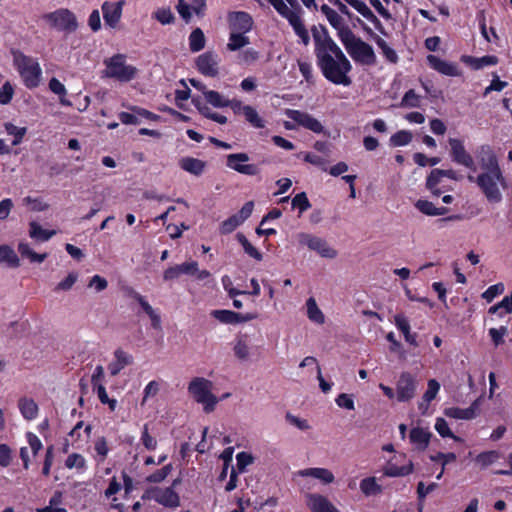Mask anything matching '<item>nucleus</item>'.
Masks as SVG:
<instances>
[{
	"instance_id": "obj_24",
	"label": "nucleus",
	"mask_w": 512,
	"mask_h": 512,
	"mask_svg": "<svg viewBox=\"0 0 512 512\" xmlns=\"http://www.w3.org/2000/svg\"><path fill=\"white\" fill-rule=\"evenodd\" d=\"M178 165L185 172L198 177L204 173L207 163L198 158L185 156L179 159Z\"/></svg>"
},
{
	"instance_id": "obj_20",
	"label": "nucleus",
	"mask_w": 512,
	"mask_h": 512,
	"mask_svg": "<svg viewBox=\"0 0 512 512\" xmlns=\"http://www.w3.org/2000/svg\"><path fill=\"white\" fill-rule=\"evenodd\" d=\"M345 3L354 8L366 20L371 22L375 28L381 33L385 34L384 27L379 19L374 15L372 10L367 6L365 0H343Z\"/></svg>"
},
{
	"instance_id": "obj_10",
	"label": "nucleus",
	"mask_w": 512,
	"mask_h": 512,
	"mask_svg": "<svg viewBox=\"0 0 512 512\" xmlns=\"http://www.w3.org/2000/svg\"><path fill=\"white\" fill-rule=\"evenodd\" d=\"M249 156L246 153H232L226 156L227 168L234 170L246 176H256L260 173V168L256 164L249 163Z\"/></svg>"
},
{
	"instance_id": "obj_39",
	"label": "nucleus",
	"mask_w": 512,
	"mask_h": 512,
	"mask_svg": "<svg viewBox=\"0 0 512 512\" xmlns=\"http://www.w3.org/2000/svg\"><path fill=\"white\" fill-rule=\"evenodd\" d=\"M55 234H56V231L43 229L35 221H32L29 223V236L36 241H40V242L48 241Z\"/></svg>"
},
{
	"instance_id": "obj_3",
	"label": "nucleus",
	"mask_w": 512,
	"mask_h": 512,
	"mask_svg": "<svg viewBox=\"0 0 512 512\" xmlns=\"http://www.w3.org/2000/svg\"><path fill=\"white\" fill-rule=\"evenodd\" d=\"M273 8L292 26L300 42L307 46L310 42L309 33L302 20V8L297 0H267Z\"/></svg>"
},
{
	"instance_id": "obj_13",
	"label": "nucleus",
	"mask_w": 512,
	"mask_h": 512,
	"mask_svg": "<svg viewBox=\"0 0 512 512\" xmlns=\"http://www.w3.org/2000/svg\"><path fill=\"white\" fill-rule=\"evenodd\" d=\"M417 380L409 372L401 373L396 384V398L399 402L410 401L416 393Z\"/></svg>"
},
{
	"instance_id": "obj_12",
	"label": "nucleus",
	"mask_w": 512,
	"mask_h": 512,
	"mask_svg": "<svg viewBox=\"0 0 512 512\" xmlns=\"http://www.w3.org/2000/svg\"><path fill=\"white\" fill-rule=\"evenodd\" d=\"M448 143L450 146L452 160L459 165L476 171L475 161L470 153L465 149L463 141L458 138H449Z\"/></svg>"
},
{
	"instance_id": "obj_56",
	"label": "nucleus",
	"mask_w": 512,
	"mask_h": 512,
	"mask_svg": "<svg viewBox=\"0 0 512 512\" xmlns=\"http://www.w3.org/2000/svg\"><path fill=\"white\" fill-rule=\"evenodd\" d=\"M140 441L147 451H154L158 446V441L149 433L147 424H144L142 428Z\"/></svg>"
},
{
	"instance_id": "obj_55",
	"label": "nucleus",
	"mask_w": 512,
	"mask_h": 512,
	"mask_svg": "<svg viewBox=\"0 0 512 512\" xmlns=\"http://www.w3.org/2000/svg\"><path fill=\"white\" fill-rule=\"evenodd\" d=\"M413 135L408 130H400L390 137V144L394 147L408 145L412 141Z\"/></svg>"
},
{
	"instance_id": "obj_52",
	"label": "nucleus",
	"mask_w": 512,
	"mask_h": 512,
	"mask_svg": "<svg viewBox=\"0 0 512 512\" xmlns=\"http://www.w3.org/2000/svg\"><path fill=\"white\" fill-rule=\"evenodd\" d=\"M434 428L437 431V433L443 438H452L455 441H461V438L456 436L451 431L447 421L444 418H436Z\"/></svg>"
},
{
	"instance_id": "obj_51",
	"label": "nucleus",
	"mask_w": 512,
	"mask_h": 512,
	"mask_svg": "<svg viewBox=\"0 0 512 512\" xmlns=\"http://www.w3.org/2000/svg\"><path fill=\"white\" fill-rule=\"evenodd\" d=\"M204 100L216 108L227 107L228 98L215 90H205Z\"/></svg>"
},
{
	"instance_id": "obj_31",
	"label": "nucleus",
	"mask_w": 512,
	"mask_h": 512,
	"mask_svg": "<svg viewBox=\"0 0 512 512\" xmlns=\"http://www.w3.org/2000/svg\"><path fill=\"white\" fill-rule=\"evenodd\" d=\"M249 44L250 39L248 36H246V33H242L240 31H230L226 48L227 50L234 52L241 50Z\"/></svg>"
},
{
	"instance_id": "obj_38",
	"label": "nucleus",
	"mask_w": 512,
	"mask_h": 512,
	"mask_svg": "<svg viewBox=\"0 0 512 512\" xmlns=\"http://www.w3.org/2000/svg\"><path fill=\"white\" fill-rule=\"evenodd\" d=\"M136 301L141 306L142 310L148 315L151 320V325L154 328H159L161 325V317L158 312L144 299L140 294L134 296Z\"/></svg>"
},
{
	"instance_id": "obj_5",
	"label": "nucleus",
	"mask_w": 512,
	"mask_h": 512,
	"mask_svg": "<svg viewBox=\"0 0 512 512\" xmlns=\"http://www.w3.org/2000/svg\"><path fill=\"white\" fill-rule=\"evenodd\" d=\"M105 69L102 77L115 79L119 82H130L135 79L138 69L127 63L124 54H116L104 60Z\"/></svg>"
},
{
	"instance_id": "obj_14",
	"label": "nucleus",
	"mask_w": 512,
	"mask_h": 512,
	"mask_svg": "<svg viewBox=\"0 0 512 512\" xmlns=\"http://www.w3.org/2000/svg\"><path fill=\"white\" fill-rule=\"evenodd\" d=\"M155 500L160 505L169 508H176L180 504V498L178 494L171 487L167 488H154L151 489L143 496Z\"/></svg>"
},
{
	"instance_id": "obj_62",
	"label": "nucleus",
	"mask_w": 512,
	"mask_h": 512,
	"mask_svg": "<svg viewBox=\"0 0 512 512\" xmlns=\"http://www.w3.org/2000/svg\"><path fill=\"white\" fill-rule=\"evenodd\" d=\"M241 224L242 222L240 221V219L237 217L236 214H234L221 223L220 232L222 234H229L233 232Z\"/></svg>"
},
{
	"instance_id": "obj_15",
	"label": "nucleus",
	"mask_w": 512,
	"mask_h": 512,
	"mask_svg": "<svg viewBox=\"0 0 512 512\" xmlns=\"http://www.w3.org/2000/svg\"><path fill=\"white\" fill-rule=\"evenodd\" d=\"M285 114L287 115L288 118L295 121L298 125L314 133L319 134L324 131V127L321 124V122L306 112L287 109Z\"/></svg>"
},
{
	"instance_id": "obj_63",
	"label": "nucleus",
	"mask_w": 512,
	"mask_h": 512,
	"mask_svg": "<svg viewBox=\"0 0 512 512\" xmlns=\"http://www.w3.org/2000/svg\"><path fill=\"white\" fill-rule=\"evenodd\" d=\"M176 9H177L179 15L185 21H189L194 12L198 13L197 9L195 7L189 5L185 0H178Z\"/></svg>"
},
{
	"instance_id": "obj_54",
	"label": "nucleus",
	"mask_w": 512,
	"mask_h": 512,
	"mask_svg": "<svg viewBox=\"0 0 512 512\" xmlns=\"http://www.w3.org/2000/svg\"><path fill=\"white\" fill-rule=\"evenodd\" d=\"M236 238L238 242L242 245L245 253H247L250 257L254 258L257 261L262 260V253L256 247H254L243 234L238 233L236 235Z\"/></svg>"
},
{
	"instance_id": "obj_11",
	"label": "nucleus",
	"mask_w": 512,
	"mask_h": 512,
	"mask_svg": "<svg viewBox=\"0 0 512 512\" xmlns=\"http://www.w3.org/2000/svg\"><path fill=\"white\" fill-rule=\"evenodd\" d=\"M125 0L104 1L101 5V11L103 14L104 23L111 29H116L122 18L123 8L125 6Z\"/></svg>"
},
{
	"instance_id": "obj_44",
	"label": "nucleus",
	"mask_w": 512,
	"mask_h": 512,
	"mask_svg": "<svg viewBox=\"0 0 512 512\" xmlns=\"http://www.w3.org/2000/svg\"><path fill=\"white\" fill-rule=\"evenodd\" d=\"M499 458L500 453L498 451L491 450L479 453L475 457L474 461L481 469H485L490 465L494 464L495 462H497Z\"/></svg>"
},
{
	"instance_id": "obj_8",
	"label": "nucleus",
	"mask_w": 512,
	"mask_h": 512,
	"mask_svg": "<svg viewBox=\"0 0 512 512\" xmlns=\"http://www.w3.org/2000/svg\"><path fill=\"white\" fill-rule=\"evenodd\" d=\"M42 18L49 28L58 32L70 34L78 28L77 17L68 8L56 9L44 14Z\"/></svg>"
},
{
	"instance_id": "obj_61",
	"label": "nucleus",
	"mask_w": 512,
	"mask_h": 512,
	"mask_svg": "<svg viewBox=\"0 0 512 512\" xmlns=\"http://www.w3.org/2000/svg\"><path fill=\"white\" fill-rule=\"evenodd\" d=\"M87 287L99 293L108 287V281L104 277L96 274L89 279Z\"/></svg>"
},
{
	"instance_id": "obj_23",
	"label": "nucleus",
	"mask_w": 512,
	"mask_h": 512,
	"mask_svg": "<svg viewBox=\"0 0 512 512\" xmlns=\"http://www.w3.org/2000/svg\"><path fill=\"white\" fill-rule=\"evenodd\" d=\"M479 403L474 401L468 408L449 407L444 410V414L457 420H471L478 414Z\"/></svg>"
},
{
	"instance_id": "obj_50",
	"label": "nucleus",
	"mask_w": 512,
	"mask_h": 512,
	"mask_svg": "<svg viewBox=\"0 0 512 512\" xmlns=\"http://www.w3.org/2000/svg\"><path fill=\"white\" fill-rule=\"evenodd\" d=\"M189 47L193 52H198L205 47V36L200 28L193 30L189 36Z\"/></svg>"
},
{
	"instance_id": "obj_18",
	"label": "nucleus",
	"mask_w": 512,
	"mask_h": 512,
	"mask_svg": "<svg viewBox=\"0 0 512 512\" xmlns=\"http://www.w3.org/2000/svg\"><path fill=\"white\" fill-rule=\"evenodd\" d=\"M296 475L301 478H314L323 485H329L335 481L333 472L321 467L305 468L297 471Z\"/></svg>"
},
{
	"instance_id": "obj_28",
	"label": "nucleus",
	"mask_w": 512,
	"mask_h": 512,
	"mask_svg": "<svg viewBox=\"0 0 512 512\" xmlns=\"http://www.w3.org/2000/svg\"><path fill=\"white\" fill-rule=\"evenodd\" d=\"M414 470L413 462L408 460L405 465L398 466L393 459L389 460L383 469V473L388 477H402L411 474Z\"/></svg>"
},
{
	"instance_id": "obj_37",
	"label": "nucleus",
	"mask_w": 512,
	"mask_h": 512,
	"mask_svg": "<svg viewBox=\"0 0 512 512\" xmlns=\"http://www.w3.org/2000/svg\"><path fill=\"white\" fill-rule=\"evenodd\" d=\"M306 314L308 319L315 324L322 325L325 322V316L313 297L306 300Z\"/></svg>"
},
{
	"instance_id": "obj_35",
	"label": "nucleus",
	"mask_w": 512,
	"mask_h": 512,
	"mask_svg": "<svg viewBox=\"0 0 512 512\" xmlns=\"http://www.w3.org/2000/svg\"><path fill=\"white\" fill-rule=\"evenodd\" d=\"M360 491L366 496H376L383 492L382 486L374 476L366 477L360 481Z\"/></svg>"
},
{
	"instance_id": "obj_42",
	"label": "nucleus",
	"mask_w": 512,
	"mask_h": 512,
	"mask_svg": "<svg viewBox=\"0 0 512 512\" xmlns=\"http://www.w3.org/2000/svg\"><path fill=\"white\" fill-rule=\"evenodd\" d=\"M67 469H75L78 473H83L87 469V461L85 457L79 453H72L65 460Z\"/></svg>"
},
{
	"instance_id": "obj_21",
	"label": "nucleus",
	"mask_w": 512,
	"mask_h": 512,
	"mask_svg": "<svg viewBox=\"0 0 512 512\" xmlns=\"http://www.w3.org/2000/svg\"><path fill=\"white\" fill-rule=\"evenodd\" d=\"M431 437L432 433L429 431V429L420 426L413 427L409 433L410 443L418 451H424L427 449Z\"/></svg>"
},
{
	"instance_id": "obj_49",
	"label": "nucleus",
	"mask_w": 512,
	"mask_h": 512,
	"mask_svg": "<svg viewBox=\"0 0 512 512\" xmlns=\"http://www.w3.org/2000/svg\"><path fill=\"white\" fill-rule=\"evenodd\" d=\"M94 459L97 463H103L109 453L108 442L104 437H99L94 443Z\"/></svg>"
},
{
	"instance_id": "obj_1",
	"label": "nucleus",
	"mask_w": 512,
	"mask_h": 512,
	"mask_svg": "<svg viewBox=\"0 0 512 512\" xmlns=\"http://www.w3.org/2000/svg\"><path fill=\"white\" fill-rule=\"evenodd\" d=\"M312 34L317 63L324 77L333 84L349 86L352 65L348 58L324 28L313 27Z\"/></svg>"
},
{
	"instance_id": "obj_60",
	"label": "nucleus",
	"mask_w": 512,
	"mask_h": 512,
	"mask_svg": "<svg viewBox=\"0 0 512 512\" xmlns=\"http://www.w3.org/2000/svg\"><path fill=\"white\" fill-rule=\"evenodd\" d=\"M173 469L172 464H167L147 477L150 483H160L166 479Z\"/></svg>"
},
{
	"instance_id": "obj_4",
	"label": "nucleus",
	"mask_w": 512,
	"mask_h": 512,
	"mask_svg": "<svg viewBox=\"0 0 512 512\" xmlns=\"http://www.w3.org/2000/svg\"><path fill=\"white\" fill-rule=\"evenodd\" d=\"M341 40L348 54L356 63L366 66L376 64L377 57L372 46L356 37L351 31H346Z\"/></svg>"
},
{
	"instance_id": "obj_43",
	"label": "nucleus",
	"mask_w": 512,
	"mask_h": 512,
	"mask_svg": "<svg viewBox=\"0 0 512 512\" xmlns=\"http://www.w3.org/2000/svg\"><path fill=\"white\" fill-rule=\"evenodd\" d=\"M373 40L378 46V48L381 50L383 56L387 61L390 63H397L398 61V55L396 51L389 46V44L380 36L373 35Z\"/></svg>"
},
{
	"instance_id": "obj_47",
	"label": "nucleus",
	"mask_w": 512,
	"mask_h": 512,
	"mask_svg": "<svg viewBox=\"0 0 512 512\" xmlns=\"http://www.w3.org/2000/svg\"><path fill=\"white\" fill-rule=\"evenodd\" d=\"M49 89L54 94L58 95L60 97V103L64 106H71V102L66 99L67 90L64 84H62L57 78L53 77L49 81Z\"/></svg>"
},
{
	"instance_id": "obj_45",
	"label": "nucleus",
	"mask_w": 512,
	"mask_h": 512,
	"mask_svg": "<svg viewBox=\"0 0 512 512\" xmlns=\"http://www.w3.org/2000/svg\"><path fill=\"white\" fill-rule=\"evenodd\" d=\"M211 317L218 320L222 324H237L238 313L232 310L217 309L212 310Z\"/></svg>"
},
{
	"instance_id": "obj_7",
	"label": "nucleus",
	"mask_w": 512,
	"mask_h": 512,
	"mask_svg": "<svg viewBox=\"0 0 512 512\" xmlns=\"http://www.w3.org/2000/svg\"><path fill=\"white\" fill-rule=\"evenodd\" d=\"M213 383L203 377L193 378L188 385V392L192 398L203 406L209 413L215 409L219 399L212 393Z\"/></svg>"
},
{
	"instance_id": "obj_34",
	"label": "nucleus",
	"mask_w": 512,
	"mask_h": 512,
	"mask_svg": "<svg viewBox=\"0 0 512 512\" xmlns=\"http://www.w3.org/2000/svg\"><path fill=\"white\" fill-rule=\"evenodd\" d=\"M415 208L427 216H442L448 213V208L436 207L432 202L423 199L415 202Z\"/></svg>"
},
{
	"instance_id": "obj_58",
	"label": "nucleus",
	"mask_w": 512,
	"mask_h": 512,
	"mask_svg": "<svg viewBox=\"0 0 512 512\" xmlns=\"http://www.w3.org/2000/svg\"><path fill=\"white\" fill-rule=\"evenodd\" d=\"M292 207L299 210V215L311 207V203L305 192L298 193L292 199Z\"/></svg>"
},
{
	"instance_id": "obj_6",
	"label": "nucleus",
	"mask_w": 512,
	"mask_h": 512,
	"mask_svg": "<svg viewBox=\"0 0 512 512\" xmlns=\"http://www.w3.org/2000/svg\"><path fill=\"white\" fill-rule=\"evenodd\" d=\"M13 62L27 88H36L40 84L42 70L37 60L22 53H14Z\"/></svg>"
},
{
	"instance_id": "obj_41",
	"label": "nucleus",
	"mask_w": 512,
	"mask_h": 512,
	"mask_svg": "<svg viewBox=\"0 0 512 512\" xmlns=\"http://www.w3.org/2000/svg\"><path fill=\"white\" fill-rule=\"evenodd\" d=\"M19 410L22 416L27 420H33L37 417L38 406L34 400L29 398H22L18 402Z\"/></svg>"
},
{
	"instance_id": "obj_27",
	"label": "nucleus",
	"mask_w": 512,
	"mask_h": 512,
	"mask_svg": "<svg viewBox=\"0 0 512 512\" xmlns=\"http://www.w3.org/2000/svg\"><path fill=\"white\" fill-rule=\"evenodd\" d=\"M321 13L326 17L327 21L330 23V25L339 31L340 37L342 38V35L345 34L346 31H349L345 27V21L340 16V14L331 8L330 6L323 4L320 8Z\"/></svg>"
},
{
	"instance_id": "obj_32",
	"label": "nucleus",
	"mask_w": 512,
	"mask_h": 512,
	"mask_svg": "<svg viewBox=\"0 0 512 512\" xmlns=\"http://www.w3.org/2000/svg\"><path fill=\"white\" fill-rule=\"evenodd\" d=\"M0 264L9 268H18L20 259L9 245H0Z\"/></svg>"
},
{
	"instance_id": "obj_26",
	"label": "nucleus",
	"mask_w": 512,
	"mask_h": 512,
	"mask_svg": "<svg viewBox=\"0 0 512 512\" xmlns=\"http://www.w3.org/2000/svg\"><path fill=\"white\" fill-rule=\"evenodd\" d=\"M229 22L230 31H240L242 33L249 32L253 24L250 15L245 12L232 13L229 17Z\"/></svg>"
},
{
	"instance_id": "obj_36",
	"label": "nucleus",
	"mask_w": 512,
	"mask_h": 512,
	"mask_svg": "<svg viewBox=\"0 0 512 512\" xmlns=\"http://www.w3.org/2000/svg\"><path fill=\"white\" fill-rule=\"evenodd\" d=\"M444 179V170L434 169L427 178L426 186L435 196H439L443 189L440 187Z\"/></svg>"
},
{
	"instance_id": "obj_59",
	"label": "nucleus",
	"mask_w": 512,
	"mask_h": 512,
	"mask_svg": "<svg viewBox=\"0 0 512 512\" xmlns=\"http://www.w3.org/2000/svg\"><path fill=\"white\" fill-rule=\"evenodd\" d=\"M420 101V96L416 94L414 90L411 89L404 94L400 105L401 107L405 108H414L420 106Z\"/></svg>"
},
{
	"instance_id": "obj_2",
	"label": "nucleus",
	"mask_w": 512,
	"mask_h": 512,
	"mask_svg": "<svg viewBox=\"0 0 512 512\" xmlns=\"http://www.w3.org/2000/svg\"><path fill=\"white\" fill-rule=\"evenodd\" d=\"M480 154L483 171L476 177L469 175L468 179L477 184L489 202L499 203L503 199L502 191L508 186L506 178L500 169L497 157L489 146H482Z\"/></svg>"
},
{
	"instance_id": "obj_33",
	"label": "nucleus",
	"mask_w": 512,
	"mask_h": 512,
	"mask_svg": "<svg viewBox=\"0 0 512 512\" xmlns=\"http://www.w3.org/2000/svg\"><path fill=\"white\" fill-rule=\"evenodd\" d=\"M233 352L237 359L248 361L251 357V347L247 336H240L235 339Z\"/></svg>"
},
{
	"instance_id": "obj_30",
	"label": "nucleus",
	"mask_w": 512,
	"mask_h": 512,
	"mask_svg": "<svg viewBox=\"0 0 512 512\" xmlns=\"http://www.w3.org/2000/svg\"><path fill=\"white\" fill-rule=\"evenodd\" d=\"M461 60L475 70H479L487 66H493L498 63V58L493 55H486L480 58L464 55L461 57Z\"/></svg>"
},
{
	"instance_id": "obj_9",
	"label": "nucleus",
	"mask_w": 512,
	"mask_h": 512,
	"mask_svg": "<svg viewBox=\"0 0 512 512\" xmlns=\"http://www.w3.org/2000/svg\"><path fill=\"white\" fill-rule=\"evenodd\" d=\"M297 240L300 245L306 246L322 258L334 259L338 255L337 251L325 239L316 235L301 232L297 234Z\"/></svg>"
},
{
	"instance_id": "obj_17",
	"label": "nucleus",
	"mask_w": 512,
	"mask_h": 512,
	"mask_svg": "<svg viewBox=\"0 0 512 512\" xmlns=\"http://www.w3.org/2000/svg\"><path fill=\"white\" fill-rule=\"evenodd\" d=\"M306 505L312 512H341L326 496L309 493L305 497Z\"/></svg>"
},
{
	"instance_id": "obj_53",
	"label": "nucleus",
	"mask_w": 512,
	"mask_h": 512,
	"mask_svg": "<svg viewBox=\"0 0 512 512\" xmlns=\"http://www.w3.org/2000/svg\"><path fill=\"white\" fill-rule=\"evenodd\" d=\"M246 121L249 122L253 127L255 128H264L265 127V121L262 119V117L258 114L255 108L252 106H246L244 108V114Z\"/></svg>"
},
{
	"instance_id": "obj_64",
	"label": "nucleus",
	"mask_w": 512,
	"mask_h": 512,
	"mask_svg": "<svg viewBox=\"0 0 512 512\" xmlns=\"http://www.w3.org/2000/svg\"><path fill=\"white\" fill-rule=\"evenodd\" d=\"M153 17L163 25L171 24L174 15L169 8H159L153 13Z\"/></svg>"
},
{
	"instance_id": "obj_19",
	"label": "nucleus",
	"mask_w": 512,
	"mask_h": 512,
	"mask_svg": "<svg viewBox=\"0 0 512 512\" xmlns=\"http://www.w3.org/2000/svg\"><path fill=\"white\" fill-rule=\"evenodd\" d=\"M197 270L196 261H188L181 264H177L167 268L163 272L164 281H173L178 279L181 275H192Z\"/></svg>"
},
{
	"instance_id": "obj_46",
	"label": "nucleus",
	"mask_w": 512,
	"mask_h": 512,
	"mask_svg": "<svg viewBox=\"0 0 512 512\" xmlns=\"http://www.w3.org/2000/svg\"><path fill=\"white\" fill-rule=\"evenodd\" d=\"M79 279V273L77 271H70L62 280H60L54 287V291L57 293L68 292L72 289L75 283Z\"/></svg>"
},
{
	"instance_id": "obj_48",
	"label": "nucleus",
	"mask_w": 512,
	"mask_h": 512,
	"mask_svg": "<svg viewBox=\"0 0 512 512\" xmlns=\"http://www.w3.org/2000/svg\"><path fill=\"white\" fill-rule=\"evenodd\" d=\"M4 128L6 133L13 137L12 145L14 146L19 145L27 133L26 127H18L10 122L5 123Z\"/></svg>"
},
{
	"instance_id": "obj_40",
	"label": "nucleus",
	"mask_w": 512,
	"mask_h": 512,
	"mask_svg": "<svg viewBox=\"0 0 512 512\" xmlns=\"http://www.w3.org/2000/svg\"><path fill=\"white\" fill-rule=\"evenodd\" d=\"M18 251L23 258H27L32 263H42L47 257V253H36L26 242H19Z\"/></svg>"
},
{
	"instance_id": "obj_57",
	"label": "nucleus",
	"mask_w": 512,
	"mask_h": 512,
	"mask_svg": "<svg viewBox=\"0 0 512 512\" xmlns=\"http://www.w3.org/2000/svg\"><path fill=\"white\" fill-rule=\"evenodd\" d=\"M260 58V52L254 48H247L240 52L238 60L240 63L245 65H252Z\"/></svg>"
},
{
	"instance_id": "obj_25",
	"label": "nucleus",
	"mask_w": 512,
	"mask_h": 512,
	"mask_svg": "<svg viewBox=\"0 0 512 512\" xmlns=\"http://www.w3.org/2000/svg\"><path fill=\"white\" fill-rule=\"evenodd\" d=\"M133 357L122 349H117L114 352V359L109 363L108 370L112 376H116L126 366L132 364Z\"/></svg>"
},
{
	"instance_id": "obj_16",
	"label": "nucleus",
	"mask_w": 512,
	"mask_h": 512,
	"mask_svg": "<svg viewBox=\"0 0 512 512\" xmlns=\"http://www.w3.org/2000/svg\"><path fill=\"white\" fill-rule=\"evenodd\" d=\"M219 57L212 51L198 56L196 66L199 72L208 77H216L219 73Z\"/></svg>"
},
{
	"instance_id": "obj_29",
	"label": "nucleus",
	"mask_w": 512,
	"mask_h": 512,
	"mask_svg": "<svg viewBox=\"0 0 512 512\" xmlns=\"http://www.w3.org/2000/svg\"><path fill=\"white\" fill-rule=\"evenodd\" d=\"M192 103L198 109V111L208 119H211L219 124H226L227 117L219 113L213 112L203 101L202 98L194 96Z\"/></svg>"
},
{
	"instance_id": "obj_22",
	"label": "nucleus",
	"mask_w": 512,
	"mask_h": 512,
	"mask_svg": "<svg viewBox=\"0 0 512 512\" xmlns=\"http://www.w3.org/2000/svg\"><path fill=\"white\" fill-rule=\"evenodd\" d=\"M427 62L431 68L446 76H459L460 71L456 64L440 59L435 55H428Z\"/></svg>"
}]
</instances>
